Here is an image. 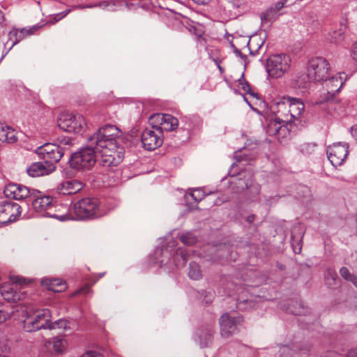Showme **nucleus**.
Returning <instances> with one entry per match:
<instances>
[{"instance_id":"obj_2","label":"nucleus","mask_w":357,"mask_h":357,"mask_svg":"<svg viewBox=\"0 0 357 357\" xmlns=\"http://www.w3.org/2000/svg\"><path fill=\"white\" fill-rule=\"evenodd\" d=\"M121 135V130L116 126L106 124L89 137L87 140L89 146H93L98 151H102L104 149H116V140Z\"/></svg>"},{"instance_id":"obj_61","label":"nucleus","mask_w":357,"mask_h":357,"mask_svg":"<svg viewBox=\"0 0 357 357\" xmlns=\"http://www.w3.org/2000/svg\"><path fill=\"white\" fill-rule=\"evenodd\" d=\"M160 263H161V264H167V263H168V261H166L164 259H162L160 261Z\"/></svg>"},{"instance_id":"obj_17","label":"nucleus","mask_w":357,"mask_h":357,"mask_svg":"<svg viewBox=\"0 0 357 357\" xmlns=\"http://www.w3.org/2000/svg\"><path fill=\"white\" fill-rule=\"evenodd\" d=\"M116 149H104L102 151L98 153L99 164L103 167H116L122 161L123 156L121 151H116Z\"/></svg>"},{"instance_id":"obj_62","label":"nucleus","mask_w":357,"mask_h":357,"mask_svg":"<svg viewBox=\"0 0 357 357\" xmlns=\"http://www.w3.org/2000/svg\"><path fill=\"white\" fill-rule=\"evenodd\" d=\"M104 275H105V273H100L99 275H98V278H100L103 277Z\"/></svg>"},{"instance_id":"obj_11","label":"nucleus","mask_w":357,"mask_h":357,"mask_svg":"<svg viewBox=\"0 0 357 357\" xmlns=\"http://www.w3.org/2000/svg\"><path fill=\"white\" fill-rule=\"evenodd\" d=\"M36 153L47 165H55L65 154V149L62 146H58L56 144L46 143L37 148Z\"/></svg>"},{"instance_id":"obj_24","label":"nucleus","mask_w":357,"mask_h":357,"mask_svg":"<svg viewBox=\"0 0 357 357\" xmlns=\"http://www.w3.org/2000/svg\"><path fill=\"white\" fill-rule=\"evenodd\" d=\"M289 104V112H290L293 122L300 118L305 109V105L300 99L286 97Z\"/></svg>"},{"instance_id":"obj_58","label":"nucleus","mask_w":357,"mask_h":357,"mask_svg":"<svg viewBox=\"0 0 357 357\" xmlns=\"http://www.w3.org/2000/svg\"><path fill=\"white\" fill-rule=\"evenodd\" d=\"M241 0H237V3H235V6H236V7H239V6H240V5H241Z\"/></svg>"},{"instance_id":"obj_59","label":"nucleus","mask_w":357,"mask_h":357,"mask_svg":"<svg viewBox=\"0 0 357 357\" xmlns=\"http://www.w3.org/2000/svg\"><path fill=\"white\" fill-rule=\"evenodd\" d=\"M264 44V41H261V43L259 45L257 44L258 45V47H257V50H256L257 52L258 51L259 49H260L262 46V45Z\"/></svg>"},{"instance_id":"obj_18","label":"nucleus","mask_w":357,"mask_h":357,"mask_svg":"<svg viewBox=\"0 0 357 357\" xmlns=\"http://www.w3.org/2000/svg\"><path fill=\"white\" fill-rule=\"evenodd\" d=\"M289 0L279 1L261 14L262 23H272L283 14L282 9L287 6Z\"/></svg>"},{"instance_id":"obj_43","label":"nucleus","mask_w":357,"mask_h":357,"mask_svg":"<svg viewBox=\"0 0 357 357\" xmlns=\"http://www.w3.org/2000/svg\"><path fill=\"white\" fill-rule=\"evenodd\" d=\"M73 139L70 137H66L60 141L58 146H62L65 149V153L67 152L69 148L73 145Z\"/></svg>"},{"instance_id":"obj_15","label":"nucleus","mask_w":357,"mask_h":357,"mask_svg":"<svg viewBox=\"0 0 357 357\" xmlns=\"http://www.w3.org/2000/svg\"><path fill=\"white\" fill-rule=\"evenodd\" d=\"M347 143H335L327 148L328 158L334 167L340 166L345 160L349 153Z\"/></svg>"},{"instance_id":"obj_20","label":"nucleus","mask_w":357,"mask_h":357,"mask_svg":"<svg viewBox=\"0 0 357 357\" xmlns=\"http://www.w3.org/2000/svg\"><path fill=\"white\" fill-rule=\"evenodd\" d=\"M55 170L56 166L54 165H47L45 161L33 162L26 168L27 174L31 177L49 175Z\"/></svg>"},{"instance_id":"obj_38","label":"nucleus","mask_w":357,"mask_h":357,"mask_svg":"<svg viewBox=\"0 0 357 357\" xmlns=\"http://www.w3.org/2000/svg\"><path fill=\"white\" fill-rule=\"evenodd\" d=\"M52 344L54 350L57 353H61L65 347L63 340L59 337L52 340Z\"/></svg>"},{"instance_id":"obj_6","label":"nucleus","mask_w":357,"mask_h":357,"mask_svg":"<svg viewBox=\"0 0 357 357\" xmlns=\"http://www.w3.org/2000/svg\"><path fill=\"white\" fill-rule=\"evenodd\" d=\"M51 321V313L47 308L36 310L30 312L23 321V327L26 332H34L47 328Z\"/></svg>"},{"instance_id":"obj_14","label":"nucleus","mask_w":357,"mask_h":357,"mask_svg":"<svg viewBox=\"0 0 357 357\" xmlns=\"http://www.w3.org/2000/svg\"><path fill=\"white\" fill-rule=\"evenodd\" d=\"M243 321L241 316L234 317L227 312L223 314L219 319L221 336L227 338L235 333Z\"/></svg>"},{"instance_id":"obj_36","label":"nucleus","mask_w":357,"mask_h":357,"mask_svg":"<svg viewBox=\"0 0 357 357\" xmlns=\"http://www.w3.org/2000/svg\"><path fill=\"white\" fill-rule=\"evenodd\" d=\"M69 322L66 319H59L55 321L54 322H49L48 328L49 329H55V328H63L67 329L69 328Z\"/></svg>"},{"instance_id":"obj_35","label":"nucleus","mask_w":357,"mask_h":357,"mask_svg":"<svg viewBox=\"0 0 357 357\" xmlns=\"http://www.w3.org/2000/svg\"><path fill=\"white\" fill-rule=\"evenodd\" d=\"M313 82L312 79H309L307 77V73L306 75H302L297 77L295 80L294 86L300 89H307L310 86V82Z\"/></svg>"},{"instance_id":"obj_63","label":"nucleus","mask_w":357,"mask_h":357,"mask_svg":"<svg viewBox=\"0 0 357 357\" xmlns=\"http://www.w3.org/2000/svg\"><path fill=\"white\" fill-rule=\"evenodd\" d=\"M218 68H219L220 71L222 72L223 70L222 68L219 64H218Z\"/></svg>"},{"instance_id":"obj_26","label":"nucleus","mask_w":357,"mask_h":357,"mask_svg":"<svg viewBox=\"0 0 357 357\" xmlns=\"http://www.w3.org/2000/svg\"><path fill=\"white\" fill-rule=\"evenodd\" d=\"M214 331L211 326H208L205 328L199 329L197 332V336L199 340L201 347L209 346L212 342Z\"/></svg>"},{"instance_id":"obj_8","label":"nucleus","mask_w":357,"mask_h":357,"mask_svg":"<svg viewBox=\"0 0 357 357\" xmlns=\"http://www.w3.org/2000/svg\"><path fill=\"white\" fill-rule=\"evenodd\" d=\"M58 126L67 132L82 133L86 123L83 116L73 113L61 114L57 120Z\"/></svg>"},{"instance_id":"obj_42","label":"nucleus","mask_w":357,"mask_h":357,"mask_svg":"<svg viewBox=\"0 0 357 357\" xmlns=\"http://www.w3.org/2000/svg\"><path fill=\"white\" fill-rule=\"evenodd\" d=\"M176 245V241L174 240H171L170 241L168 242L167 243V248H165L164 249L163 248H161L160 250H157L156 251V255L158 254V252H160L161 253L162 255L166 254L167 255V258H169V256L172 255V253H169L168 254V248H174Z\"/></svg>"},{"instance_id":"obj_46","label":"nucleus","mask_w":357,"mask_h":357,"mask_svg":"<svg viewBox=\"0 0 357 357\" xmlns=\"http://www.w3.org/2000/svg\"><path fill=\"white\" fill-rule=\"evenodd\" d=\"M329 355L331 357H340L335 352H330L329 353ZM345 357H357V351H355V350H351L349 351L347 354V356Z\"/></svg>"},{"instance_id":"obj_7","label":"nucleus","mask_w":357,"mask_h":357,"mask_svg":"<svg viewBox=\"0 0 357 357\" xmlns=\"http://www.w3.org/2000/svg\"><path fill=\"white\" fill-rule=\"evenodd\" d=\"M11 283L4 284L1 287V294L8 302L17 303L25 298V293L22 291V285L25 279L20 276H10Z\"/></svg>"},{"instance_id":"obj_23","label":"nucleus","mask_w":357,"mask_h":357,"mask_svg":"<svg viewBox=\"0 0 357 357\" xmlns=\"http://www.w3.org/2000/svg\"><path fill=\"white\" fill-rule=\"evenodd\" d=\"M286 97H283L279 102L276 103L275 117L286 125L291 124L293 121L290 112H289V104Z\"/></svg>"},{"instance_id":"obj_29","label":"nucleus","mask_w":357,"mask_h":357,"mask_svg":"<svg viewBox=\"0 0 357 357\" xmlns=\"http://www.w3.org/2000/svg\"><path fill=\"white\" fill-rule=\"evenodd\" d=\"M162 121V130H165L167 132L174 130L178 126V120L171 114H163Z\"/></svg>"},{"instance_id":"obj_51","label":"nucleus","mask_w":357,"mask_h":357,"mask_svg":"<svg viewBox=\"0 0 357 357\" xmlns=\"http://www.w3.org/2000/svg\"><path fill=\"white\" fill-rule=\"evenodd\" d=\"M292 248L296 254H298L301 251V246L300 245L299 243H298L296 245H295L294 243H292Z\"/></svg>"},{"instance_id":"obj_52","label":"nucleus","mask_w":357,"mask_h":357,"mask_svg":"<svg viewBox=\"0 0 357 357\" xmlns=\"http://www.w3.org/2000/svg\"><path fill=\"white\" fill-rule=\"evenodd\" d=\"M231 45L232 48L234 49V51L236 55L241 56V57L244 56L242 55L241 51L239 50H238L233 43H231Z\"/></svg>"},{"instance_id":"obj_44","label":"nucleus","mask_w":357,"mask_h":357,"mask_svg":"<svg viewBox=\"0 0 357 357\" xmlns=\"http://www.w3.org/2000/svg\"><path fill=\"white\" fill-rule=\"evenodd\" d=\"M8 125L0 122V141L5 142L6 140V132L8 130Z\"/></svg>"},{"instance_id":"obj_47","label":"nucleus","mask_w":357,"mask_h":357,"mask_svg":"<svg viewBox=\"0 0 357 357\" xmlns=\"http://www.w3.org/2000/svg\"><path fill=\"white\" fill-rule=\"evenodd\" d=\"M80 357H103V356L97 351H90L86 352L85 354L82 355Z\"/></svg>"},{"instance_id":"obj_54","label":"nucleus","mask_w":357,"mask_h":357,"mask_svg":"<svg viewBox=\"0 0 357 357\" xmlns=\"http://www.w3.org/2000/svg\"><path fill=\"white\" fill-rule=\"evenodd\" d=\"M348 281L351 282L356 287H357V278L352 274L351 277L348 280Z\"/></svg>"},{"instance_id":"obj_9","label":"nucleus","mask_w":357,"mask_h":357,"mask_svg":"<svg viewBox=\"0 0 357 357\" xmlns=\"http://www.w3.org/2000/svg\"><path fill=\"white\" fill-rule=\"evenodd\" d=\"M290 58L286 54H274L266 61V71L273 77H282L290 67Z\"/></svg>"},{"instance_id":"obj_37","label":"nucleus","mask_w":357,"mask_h":357,"mask_svg":"<svg viewBox=\"0 0 357 357\" xmlns=\"http://www.w3.org/2000/svg\"><path fill=\"white\" fill-rule=\"evenodd\" d=\"M36 29L37 28L36 26H33L32 28H31L28 30H26L25 29H21L20 31H17L14 30L15 34L16 36V41L13 43V45L16 44L17 43H18L19 41L22 40L25 36H29V35L32 34L33 33V31L36 30Z\"/></svg>"},{"instance_id":"obj_22","label":"nucleus","mask_w":357,"mask_h":357,"mask_svg":"<svg viewBox=\"0 0 357 357\" xmlns=\"http://www.w3.org/2000/svg\"><path fill=\"white\" fill-rule=\"evenodd\" d=\"M288 126L280 123V121L275 118L267 126L266 132L271 136H277L278 139L286 137L289 135Z\"/></svg>"},{"instance_id":"obj_25","label":"nucleus","mask_w":357,"mask_h":357,"mask_svg":"<svg viewBox=\"0 0 357 357\" xmlns=\"http://www.w3.org/2000/svg\"><path fill=\"white\" fill-rule=\"evenodd\" d=\"M190 256V253L189 251L180 248L176 249L175 252H174L172 261L177 268H180L185 265Z\"/></svg>"},{"instance_id":"obj_33","label":"nucleus","mask_w":357,"mask_h":357,"mask_svg":"<svg viewBox=\"0 0 357 357\" xmlns=\"http://www.w3.org/2000/svg\"><path fill=\"white\" fill-rule=\"evenodd\" d=\"M180 241L185 245L191 246L195 244L197 241V236L192 231H187L182 234L180 237Z\"/></svg>"},{"instance_id":"obj_53","label":"nucleus","mask_w":357,"mask_h":357,"mask_svg":"<svg viewBox=\"0 0 357 357\" xmlns=\"http://www.w3.org/2000/svg\"><path fill=\"white\" fill-rule=\"evenodd\" d=\"M329 275L331 277L333 280H335L336 278L337 277V273L331 271H328L327 277H328Z\"/></svg>"},{"instance_id":"obj_50","label":"nucleus","mask_w":357,"mask_h":357,"mask_svg":"<svg viewBox=\"0 0 357 357\" xmlns=\"http://www.w3.org/2000/svg\"><path fill=\"white\" fill-rule=\"evenodd\" d=\"M352 59L357 62V42L354 45L351 52Z\"/></svg>"},{"instance_id":"obj_4","label":"nucleus","mask_w":357,"mask_h":357,"mask_svg":"<svg viewBox=\"0 0 357 357\" xmlns=\"http://www.w3.org/2000/svg\"><path fill=\"white\" fill-rule=\"evenodd\" d=\"M36 195L31 196L27 203L31 202L34 210L40 213L44 217L53 218L61 221L70 220L68 215V209L64 207L66 212L63 214H57L54 212L53 199L50 196L44 195L43 193L36 190Z\"/></svg>"},{"instance_id":"obj_55","label":"nucleus","mask_w":357,"mask_h":357,"mask_svg":"<svg viewBox=\"0 0 357 357\" xmlns=\"http://www.w3.org/2000/svg\"><path fill=\"white\" fill-rule=\"evenodd\" d=\"M255 218V215H250L248 216V218H247V221H248L249 223H252V222L254 221Z\"/></svg>"},{"instance_id":"obj_13","label":"nucleus","mask_w":357,"mask_h":357,"mask_svg":"<svg viewBox=\"0 0 357 357\" xmlns=\"http://www.w3.org/2000/svg\"><path fill=\"white\" fill-rule=\"evenodd\" d=\"M22 207L13 202H2L0 203V224L6 225L17 220L22 213Z\"/></svg>"},{"instance_id":"obj_57","label":"nucleus","mask_w":357,"mask_h":357,"mask_svg":"<svg viewBox=\"0 0 357 357\" xmlns=\"http://www.w3.org/2000/svg\"><path fill=\"white\" fill-rule=\"evenodd\" d=\"M310 350V346H307L306 348L305 349H300V351H309Z\"/></svg>"},{"instance_id":"obj_31","label":"nucleus","mask_w":357,"mask_h":357,"mask_svg":"<svg viewBox=\"0 0 357 357\" xmlns=\"http://www.w3.org/2000/svg\"><path fill=\"white\" fill-rule=\"evenodd\" d=\"M238 85L241 86L242 90L250 94L252 97L259 99L258 93L252 89L250 84L245 79L243 73L238 79Z\"/></svg>"},{"instance_id":"obj_40","label":"nucleus","mask_w":357,"mask_h":357,"mask_svg":"<svg viewBox=\"0 0 357 357\" xmlns=\"http://www.w3.org/2000/svg\"><path fill=\"white\" fill-rule=\"evenodd\" d=\"M190 195L196 203L201 202L205 197V194L202 189L194 190L193 192L190 194Z\"/></svg>"},{"instance_id":"obj_60","label":"nucleus","mask_w":357,"mask_h":357,"mask_svg":"<svg viewBox=\"0 0 357 357\" xmlns=\"http://www.w3.org/2000/svg\"><path fill=\"white\" fill-rule=\"evenodd\" d=\"M341 40V33L339 34V38H336L335 39V42H337L338 40Z\"/></svg>"},{"instance_id":"obj_28","label":"nucleus","mask_w":357,"mask_h":357,"mask_svg":"<svg viewBox=\"0 0 357 357\" xmlns=\"http://www.w3.org/2000/svg\"><path fill=\"white\" fill-rule=\"evenodd\" d=\"M94 6H99L102 9H106L108 11H116L120 10L123 6H128V3L120 0L112 1H102Z\"/></svg>"},{"instance_id":"obj_34","label":"nucleus","mask_w":357,"mask_h":357,"mask_svg":"<svg viewBox=\"0 0 357 357\" xmlns=\"http://www.w3.org/2000/svg\"><path fill=\"white\" fill-rule=\"evenodd\" d=\"M292 306L295 307V309H291L290 311L295 315L304 316L310 312V310L307 307H305L301 303L296 301L293 303Z\"/></svg>"},{"instance_id":"obj_3","label":"nucleus","mask_w":357,"mask_h":357,"mask_svg":"<svg viewBox=\"0 0 357 357\" xmlns=\"http://www.w3.org/2000/svg\"><path fill=\"white\" fill-rule=\"evenodd\" d=\"M74 213L76 218L70 215V219L89 220L102 217L106 214V211L102 208L100 203L97 198L84 197L74 204Z\"/></svg>"},{"instance_id":"obj_30","label":"nucleus","mask_w":357,"mask_h":357,"mask_svg":"<svg viewBox=\"0 0 357 357\" xmlns=\"http://www.w3.org/2000/svg\"><path fill=\"white\" fill-rule=\"evenodd\" d=\"M188 277L193 280H199L202 278V272L199 265L192 261L189 264Z\"/></svg>"},{"instance_id":"obj_19","label":"nucleus","mask_w":357,"mask_h":357,"mask_svg":"<svg viewBox=\"0 0 357 357\" xmlns=\"http://www.w3.org/2000/svg\"><path fill=\"white\" fill-rule=\"evenodd\" d=\"M239 185L248 190L249 199L251 201H255L259 195L261 186L255 181L253 174L250 172H245L243 178H239Z\"/></svg>"},{"instance_id":"obj_27","label":"nucleus","mask_w":357,"mask_h":357,"mask_svg":"<svg viewBox=\"0 0 357 357\" xmlns=\"http://www.w3.org/2000/svg\"><path fill=\"white\" fill-rule=\"evenodd\" d=\"M42 284L49 290L54 292H61L67 288L66 282L58 278L44 279L42 280Z\"/></svg>"},{"instance_id":"obj_12","label":"nucleus","mask_w":357,"mask_h":357,"mask_svg":"<svg viewBox=\"0 0 357 357\" xmlns=\"http://www.w3.org/2000/svg\"><path fill=\"white\" fill-rule=\"evenodd\" d=\"M36 193V190L35 189L14 183L8 184L3 190V194L6 197L17 200L25 199L26 202H28L31 196H34Z\"/></svg>"},{"instance_id":"obj_49","label":"nucleus","mask_w":357,"mask_h":357,"mask_svg":"<svg viewBox=\"0 0 357 357\" xmlns=\"http://www.w3.org/2000/svg\"><path fill=\"white\" fill-rule=\"evenodd\" d=\"M90 291H91L90 287L88 286V285H86V286L83 287L82 288H80L79 289L77 290L75 292V294H87V293L90 292Z\"/></svg>"},{"instance_id":"obj_10","label":"nucleus","mask_w":357,"mask_h":357,"mask_svg":"<svg viewBox=\"0 0 357 357\" xmlns=\"http://www.w3.org/2000/svg\"><path fill=\"white\" fill-rule=\"evenodd\" d=\"M330 64L322 57L312 58L309 61L307 66V77L313 82L324 81L328 77Z\"/></svg>"},{"instance_id":"obj_16","label":"nucleus","mask_w":357,"mask_h":357,"mask_svg":"<svg viewBox=\"0 0 357 357\" xmlns=\"http://www.w3.org/2000/svg\"><path fill=\"white\" fill-rule=\"evenodd\" d=\"M162 133L160 130L146 128L141 135V141L144 149L153 151L162 144Z\"/></svg>"},{"instance_id":"obj_32","label":"nucleus","mask_w":357,"mask_h":357,"mask_svg":"<svg viewBox=\"0 0 357 357\" xmlns=\"http://www.w3.org/2000/svg\"><path fill=\"white\" fill-rule=\"evenodd\" d=\"M163 114H154L151 115L149 119V124L153 130H160L162 132V121Z\"/></svg>"},{"instance_id":"obj_41","label":"nucleus","mask_w":357,"mask_h":357,"mask_svg":"<svg viewBox=\"0 0 357 357\" xmlns=\"http://www.w3.org/2000/svg\"><path fill=\"white\" fill-rule=\"evenodd\" d=\"M17 140V137L15 135V131L10 126H8V130L6 132V140L5 142L8 143H14Z\"/></svg>"},{"instance_id":"obj_39","label":"nucleus","mask_w":357,"mask_h":357,"mask_svg":"<svg viewBox=\"0 0 357 357\" xmlns=\"http://www.w3.org/2000/svg\"><path fill=\"white\" fill-rule=\"evenodd\" d=\"M253 306V302L249 300L241 301L236 303V307L238 310H246Z\"/></svg>"},{"instance_id":"obj_48","label":"nucleus","mask_w":357,"mask_h":357,"mask_svg":"<svg viewBox=\"0 0 357 357\" xmlns=\"http://www.w3.org/2000/svg\"><path fill=\"white\" fill-rule=\"evenodd\" d=\"M9 317V314L0 307V324L6 321Z\"/></svg>"},{"instance_id":"obj_1","label":"nucleus","mask_w":357,"mask_h":357,"mask_svg":"<svg viewBox=\"0 0 357 357\" xmlns=\"http://www.w3.org/2000/svg\"><path fill=\"white\" fill-rule=\"evenodd\" d=\"M344 73L326 78L325 87L326 93H323L316 102L318 105L326 104L325 109L331 115L338 113L337 109L341 107L339 99L336 98V93L339 92L344 84L343 79Z\"/></svg>"},{"instance_id":"obj_5","label":"nucleus","mask_w":357,"mask_h":357,"mask_svg":"<svg viewBox=\"0 0 357 357\" xmlns=\"http://www.w3.org/2000/svg\"><path fill=\"white\" fill-rule=\"evenodd\" d=\"M98 152L93 146H89L87 140L83 148L70 155L68 160L70 166L73 169H90L98 160Z\"/></svg>"},{"instance_id":"obj_21","label":"nucleus","mask_w":357,"mask_h":357,"mask_svg":"<svg viewBox=\"0 0 357 357\" xmlns=\"http://www.w3.org/2000/svg\"><path fill=\"white\" fill-rule=\"evenodd\" d=\"M84 188V183L76 179H68L61 182L56 190L59 194L63 195H70L76 194Z\"/></svg>"},{"instance_id":"obj_64","label":"nucleus","mask_w":357,"mask_h":357,"mask_svg":"<svg viewBox=\"0 0 357 357\" xmlns=\"http://www.w3.org/2000/svg\"><path fill=\"white\" fill-rule=\"evenodd\" d=\"M250 54H252V55H255L254 52L251 50L250 47Z\"/></svg>"},{"instance_id":"obj_56","label":"nucleus","mask_w":357,"mask_h":357,"mask_svg":"<svg viewBox=\"0 0 357 357\" xmlns=\"http://www.w3.org/2000/svg\"><path fill=\"white\" fill-rule=\"evenodd\" d=\"M68 11L61 13L58 14L57 15L59 16V19H56V20L58 21L59 20H61L62 17H65L68 14Z\"/></svg>"},{"instance_id":"obj_45","label":"nucleus","mask_w":357,"mask_h":357,"mask_svg":"<svg viewBox=\"0 0 357 357\" xmlns=\"http://www.w3.org/2000/svg\"><path fill=\"white\" fill-rule=\"evenodd\" d=\"M340 273L341 276L344 278L346 280H349L351 277L352 274L350 273L349 269L346 267H342L340 270Z\"/></svg>"}]
</instances>
